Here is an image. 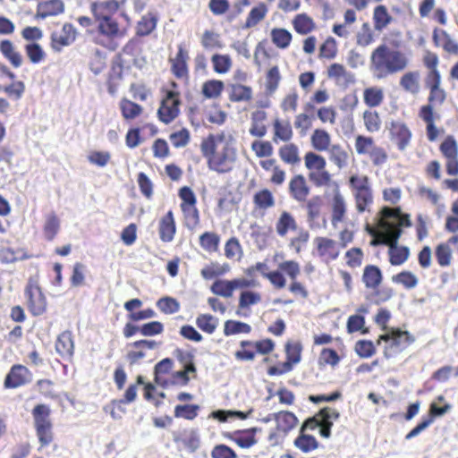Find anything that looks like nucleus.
I'll return each instance as SVG.
<instances>
[{"instance_id":"nucleus-1","label":"nucleus","mask_w":458,"mask_h":458,"mask_svg":"<svg viewBox=\"0 0 458 458\" xmlns=\"http://www.w3.org/2000/svg\"><path fill=\"white\" fill-rule=\"evenodd\" d=\"M127 0H104L90 4V12L98 23L97 44L110 51L118 48V39L128 35L131 19L122 8Z\"/></svg>"},{"instance_id":"nucleus-2","label":"nucleus","mask_w":458,"mask_h":458,"mask_svg":"<svg viewBox=\"0 0 458 458\" xmlns=\"http://www.w3.org/2000/svg\"><path fill=\"white\" fill-rule=\"evenodd\" d=\"M369 65L374 78L384 80L405 71L410 58L400 41L383 42L371 52Z\"/></svg>"},{"instance_id":"nucleus-3","label":"nucleus","mask_w":458,"mask_h":458,"mask_svg":"<svg viewBox=\"0 0 458 458\" xmlns=\"http://www.w3.org/2000/svg\"><path fill=\"white\" fill-rule=\"evenodd\" d=\"M200 151L207 160L208 167L217 174H227L233 170L237 161V149L233 140L225 133L209 134L200 143Z\"/></svg>"},{"instance_id":"nucleus-4","label":"nucleus","mask_w":458,"mask_h":458,"mask_svg":"<svg viewBox=\"0 0 458 458\" xmlns=\"http://www.w3.org/2000/svg\"><path fill=\"white\" fill-rule=\"evenodd\" d=\"M339 417L340 413L336 409L331 407L320 409L314 416L308 418L302 423L299 436L293 441L294 446L305 454L318 449L319 443L316 437L305 432L319 428V435L324 438H329L334 421L337 420Z\"/></svg>"},{"instance_id":"nucleus-5","label":"nucleus","mask_w":458,"mask_h":458,"mask_svg":"<svg viewBox=\"0 0 458 458\" xmlns=\"http://www.w3.org/2000/svg\"><path fill=\"white\" fill-rule=\"evenodd\" d=\"M424 86L428 90V96L427 104L420 107L418 115L426 124L428 140L434 142L445 133L444 128H438L436 125V120H438L440 115L435 108L444 105L447 98V92L442 87V77L424 79Z\"/></svg>"},{"instance_id":"nucleus-6","label":"nucleus","mask_w":458,"mask_h":458,"mask_svg":"<svg viewBox=\"0 0 458 458\" xmlns=\"http://www.w3.org/2000/svg\"><path fill=\"white\" fill-rule=\"evenodd\" d=\"M439 151L445 158V173L454 178L442 181V187L458 192V142L453 135H447L439 145ZM451 212L458 215V197L451 204Z\"/></svg>"},{"instance_id":"nucleus-7","label":"nucleus","mask_w":458,"mask_h":458,"mask_svg":"<svg viewBox=\"0 0 458 458\" xmlns=\"http://www.w3.org/2000/svg\"><path fill=\"white\" fill-rule=\"evenodd\" d=\"M31 415L39 447L48 446L55 440L54 424L49 405L46 403L36 404L31 411Z\"/></svg>"},{"instance_id":"nucleus-8","label":"nucleus","mask_w":458,"mask_h":458,"mask_svg":"<svg viewBox=\"0 0 458 458\" xmlns=\"http://www.w3.org/2000/svg\"><path fill=\"white\" fill-rule=\"evenodd\" d=\"M348 186L353 196L357 212L359 214L370 212L374 196L369 176L352 174L348 179Z\"/></svg>"},{"instance_id":"nucleus-9","label":"nucleus","mask_w":458,"mask_h":458,"mask_svg":"<svg viewBox=\"0 0 458 458\" xmlns=\"http://www.w3.org/2000/svg\"><path fill=\"white\" fill-rule=\"evenodd\" d=\"M304 165L308 170V178L316 187H328L333 182V175L327 169L326 158L313 151L304 155Z\"/></svg>"},{"instance_id":"nucleus-10","label":"nucleus","mask_w":458,"mask_h":458,"mask_svg":"<svg viewBox=\"0 0 458 458\" xmlns=\"http://www.w3.org/2000/svg\"><path fill=\"white\" fill-rule=\"evenodd\" d=\"M414 341V336L408 331L391 327L385 334L379 335L377 344H379L381 342L386 344L384 356L390 359L407 349Z\"/></svg>"},{"instance_id":"nucleus-11","label":"nucleus","mask_w":458,"mask_h":458,"mask_svg":"<svg viewBox=\"0 0 458 458\" xmlns=\"http://www.w3.org/2000/svg\"><path fill=\"white\" fill-rule=\"evenodd\" d=\"M178 196L181 199L180 208L182 213L183 225L190 231L199 226L200 213L197 207V197L189 186L179 189Z\"/></svg>"},{"instance_id":"nucleus-12","label":"nucleus","mask_w":458,"mask_h":458,"mask_svg":"<svg viewBox=\"0 0 458 458\" xmlns=\"http://www.w3.org/2000/svg\"><path fill=\"white\" fill-rule=\"evenodd\" d=\"M162 98L157 111L158 120L164 124L173 123L181 113V93L179 90H161Z\"/></svg>"},{"instance_id":"nucleus-13","label":"nucleus","mask_w":458,"mask_h":458,"mask_svg":"<svg viewBox=\"0 0 458 458\" xmlns=\"http://www.w3.org/2000/svg\"><path fill=\"white\" fill-rule=\"evenodd\" d=\"M377 226L381 229L399 230L403 233L402 227H411V221L409 214L402 212L401 208L384 207L378 213Z\"/></svg>"},{"instance_id":"nucleus-14","label":"nucleus","mask_w":458,"mask_h":458,"mask_svg":"<svg viewBox=\"0 0 458 458\" xmlns=\"http://www.w3.org/2000/svg\"><path fill=\"white\" fill-rule=\"evenodd\" d=\"M26 306L30 313L34 317H38L47 312V300L38 282L30 279L25 290Z\"/></svg>"},{"instance_id":"nucleus-15","label":"nucleus","mask_w":458,"mask_h":458,"mask_svg":"<svg viewBox=\"0 0 458 458\" xmlns=\"http://www.w3.org/2000/svg\"><path fill=\"white\" fill-rule=\"evenodd\" d=\"M313 255L326 264L338 259L341 250L340 244L335 240L326 237L318 236L314 239Z\"/></svg>"},{"instance_id":"nucleus-16","label":"nucleus","mask_w":458,"mask_h":458,"mask_svg":"<svg viewBox=\"0 0 458 458\" xmlns=\"http://www.w3.org/2000/svg\"><path fill=\"white\" fill-rule=\"evenodd\" d=\"M258 285V282L254 279L234 278L232 280H216L211 287V292L218 296L231 298L237 289H245Z\"/></svg>"},{"instance_id":"nucleus-17","label":"nucleus","mask_w":458,"mask_h":458,"mask_svg":"<svg viewBox=\"0 0 458 458\" xmlns=\"http://www.w3.org/2000/svg\"><path fill=\"white\" fill-rule=\"evenodd\" d=\"M189 51L182 44L178 45L177 52L168 58L170 71L174 78L188 81L190 79Z\"/></svg>"},{"instance_id":"nucleus-18","label":"nucleus","mask_w":458,"mask_h":458,"mask_svg":"<svg viewBox=\"0 0 458 458\" xmlns=\"http://www.w3.org/2000/svg\"><path fill=\"white\" fill-rule=\"evenodd\" d=\"M160 344L155 340L141 339L128 344L126 360L130 365L140 363L148 357V352L159 347Z\"/></svg>"},{"instance_id":"nucleus-19","label":"nucleus","mask_w":458,"mask_h":458,"mask_svg":"<svg viewBox=\"0 0 458 458\" xmlns=\"http://www.w3.org/2000/svg\"><path fill=\"white\" fill-rule=\"evenodd\" d=\"M31 377L32 374L26 366L13 364L4 377L3 386L4 389H17L28 385Z\"/></svg>"},{"instance_id":"nucleus-20","label":"nucleus","mask_w":458,"mask_h":458,"mask_svg":"<svg viewBox=\"0 0 458 458\" xmlns=\"http://www.w3.org/2000/svg\"><path fill=\"white\" fill-rule=\"evenodd\" d=\"M418 11L421 19H429L443 27L447 24L446 10L444 7L437 6V0H420Z\"/></svg>"},{"instance_id":"nucleus-21","label":"nucleus","mask_w":458,"mask_h":458,"mask_svg":"<svg viewBox=\"0 0 458 458\" xmlns=\"http://www.w3.org/2000/svg\"><path fill=\"white\" fill-rule=\"evenodd\" d=\"M76 28L70 22H65L61 30L53 31L50 35V47L55 52H61L65 47L72 45L77 38Z\"/></svg>"},{"instance_id":"nucleus-22","label":"nucleus","mask_w":458,"mask_h":458,"mask_svg":"<svg viewBox=\"0 0 458 458\" xmlns=\"http://www.w3.org/2000/svg\"><path fill=\"white\" fill-rule=\"evenodd\" d=\"M390 140L400 151H403L411 144L412 132L403 121H392L389 124Z\"/></svg>"},{"instance_id":"nucleus-23","label":"nucleus","mask_w":458,"mask_h":458,"mask_svg":"<svg viewBox=\"0 0 458 458\" xmlns=\"http://www.w3.org/2000/svg\"><path fill=\"white\" fill-rule=\"evenodd\" d=\"M268 12V5L265 2H258L247 13L242 29L247 30L258 27L267 18Z\"/></svg>"},{"instance_id":"nucleus-24","label":"nucleus","mask_w":458,"mask_h":458,"mask_svg":"<svg viewBox=\"0 0 458 458\" xmlns=\"http://www.w3.org/2000/svg\"><path fill=\"white\" fill-rule=\"evenodd\" d=\"M271 420H275L276 428L286 435L297 426L299 421L296 415L289 411L269 414L264 420L267 422Z\"/></svg>"},{"instance_id":"nucleus-25","label":"nucleus","mask_w":458,"mask_h":458,"mask_svg":"<svg viewBox=\"0 0 458 458\" xmlns=\"http://www.w3.org/2000/svg\"><path fill=\"white\" fill-rule=\"evenodd\" d=\"M401 236V232L396 230L392 233V241L388 247L389 262L392 266L403 265L410 256V250L406 246H398L397 242Z\"/></svg>"},{"instance_id":"nucleus-26","label":"nucleus","mask_w":458,"mask_h":458,"mask_svg":"<svg viewBox=\"0 0 458 458\" xmlns=\"http://www.w3.org/2000/svg\"><path fill=\"white\" fill-rule=\"evenodd\" d=\"M65 5L63 0H45L37 4L35 19L45 20L64 13Z\"/></svg>"},{"instance_id":"nucleus-27","label":"nucleus","mask_w":458,"mask_h":458,"mask_svg":"<svg viewBox=\"0 0 458 458\" xmlns=\"http://www.w3.org/2000/svg\"><path fill=\"white\" fill-rule=\"evenodd\" d=\"M327 76L336 84L348 87L355 82V76L339 63L331 64L327 69Z\"/></svg>"},{"instance_id":"nucleus-28","label":"nucleus","mask_w":458,"mask_h":458,"mask_svg":"<svg viewBox=\"0 0 458 458\" xmlns=\"http://www.w3.org/2000/svg\"><path fill=\"white\" fill-rule=\"evenodd\" d=\"M289 193L294 200L300 203L307 201L310 188L302 174H296L292 177L289 182Z\"/></svg>"},{"instance_id":"nucleus-29","label":"nucleus","mask_w":458,"mask_h":458,"mask_svg":"<svg viewBox=\"0 0 458 458\" xmlns=\"http://www.w3.org/2000/svg\"><path fill=\"white\" fill-rule=\"evenodd\" d=\"M173 440L176 444H182L191 453H194L200 445V440L196 430L185 428L182 431L173 432Z\"/></svg>"},{"instance_id":"nucleus-30","label":"nucleus","mask_w":458,"mask_h":458,"mask_svg":"<svg viewBox=\"0 0 458 458\" xmlns=\"http://www.w3.org/2000/svg\"><path fill=\"white\" fill-rule=\"evenodd\" d=\"M273 136L275 143L290 142L293 138V130L289 120L276 118L272 123Z\"/></svg>"},{"instance_id":"nucleus-31","label":"nucleus","mask_w":458,"mask_h":458,"mask_svg":"<svg viewBox=\"0 0 458 458\" xmlns=\"http://www.w3.org/2000/svg\"><path fill=\"white\" fill-rule=\"evenodd\" d=\"M275 228L276 234L281 237H286L290 233L299 230L297 221L294 216L289 211L284 210L280 213L276 221Z\"/></svg>"},{"instance_id":"nucleus-32","label":"nucleus","mask_w":458,"mask_h":458,"mask_svg":"<svg viewBox=\"0 0 458 458\" xmlns=\"http://www.w3.org/2000/svg\"><path fill=\"white\" fill-rule=\"evenodd\" d=\"M159 238L163 242H170L176 233V223L172 210L164 215L158 224Z\"/></svg>"},{"instance_id":"nucleus-33","label":"nucleus","mask_w":458,"mask_h":458,"mask_svg":"<svg viewBox=\"0 0 458 458\" xmlns=\"http://www.w3.org/2000/svg\"><path fill=\"white\" fill-rule=\"evenodd\" d=\"M432 40L436 47H442L446 53L458 55V43L445 30L434 28Z\"/></svg>"},{"instance_id":"nucleus-34","label":"nucleus","mask_w":458,"mask_h":458,"mask_svg":"<svg viewBox=\"0 0 458 458\" xmlns=\"http://www.w3.org/2000/svg\"><path fill=\"white\" fill-rule=\"evenodd\" d=\"M142 301L134 298L127 301L124 303V309L129 312L128 318L132 322H137L144 319L152 318L156 316V312L151 309L148 308L140 311H134L142 306Z\"/></svg>"},{"instance_id":"nucleus-35","label":"nucleus","mask_w":458,"mask_h":458,"mask_svg":"<svg viewBox=\"0 0 458 458\" xmlns=\"http://www.w3.org/2000/svg\"><path fill=\"white\" fill-rule=\"evenodd\" d=\"M253 210L264 214L276 205V199L272 191L267 188L255 192L252 198Z\"/></svg>"},{"instance_id":"nucleus-36","label":"nucleus","mask_w":458,"mask_h":458,"mask_svg":"<svg viewBox=\"0 0 458 458\" xmlns=\"http://www.w3.org/2000/svg\"><path fill=\"white\" fill-rule=\"evenodd\" d=\"M0 53L14 68H19L23 63L22 55L11 39L5 38L0 41Z\"/></svg>"},{"instance_id":"nucleus-37","label":"nucleus","mask_w":458,"mask_h":458,"mask_svg":"<svg viewBox=\"0 0 458 458\" xmlns=\"http://www.w3.org/2000/svg\"><path fill=\"white\" fill-rule=\"evenodd\" d=\"M174 361L170 358H165L155 365L154 381L157 385L165 388L171 386L167 376L171 373Z\"/></svg>"},{"instance_id":"nucleus-38","label":"nucleus","mask_w":458,"mask_h":458,"mask_svg":"<svg viewBox=\"0 0 458 458\" xmlns=\"http://www.w3.org/2000/svg\"><path fill=\"white\" fill-rule=\"evenodd\" d=\"M267 118V114L261 109L255 110L250 114V126L249 132L251 136L257 138H263L267 132V127L265 122Z\"/></svg>"},{"instance_id":"nucleus-39","label":"nucleus","mask_w":458,"mask_h":458,"mask_svg":"<svg viewBox=\"0 0 458 458\" xmlns=\"http://www.w3.org/2000/svg\"><path fill=\"white\" fill-rule=\"evenodd\" d=\"M346 215V203L342 193L337 190L331 202V223L334 226L342 223Z\"/></svg>"},{"instance_id":"nucleus-40","label":"nucleus","mask_w":458,"mask_h":458,"mask_svg":"<svg viewBox=\"0 0 458 458\" xmlns=\"http://www.w3.org/2000/svg\"><path fill=\"white\" fill-rule=\"evenodd\" d=\"M55 351L62 358H71L74 352V342L71 331L62 332L55 342Z\"/></svg>"},{"instance_id":"nucleus-41","label":"nucleus","mask_w":458,"mask_h":458,"mask_svg":"<svg viewBox=\"0 0 458 458\" xmlns=\"http://www.w3.org/2000/svg\"><path fill=\"white\" fill-rule=\"evenodd\" d=\"M393 20V16L386 5L378 4L373 9L372 21L376 31H383L392 23Z\"/></svg>"},{"instance_id":"nucleus-42","label":"nucleus","mask_w":458,"mask_h":458,"mask_svg":"<svg viewBox=\"0 0 458 458\" xmlns=\"http://www.w3.org/2000/svg\"><path fill=\"white\" fill-rule=\"evenodd\" d=\"M399 85L404 92L417 95L420 90V72L409 71L403 73L400 77Z\"/></svg>"},{"instance_id":"nucleus-43","label":"nucleus","mask_w":458,"mask_h":458,"mask_svg":"<svg viewBox=\"0 0 458 458\" xmlns=\"http://www.w3.org/2000/svg\"><path fill=\"white\" fill-rule=\"evenodd\" d=\"M383 274L376 265L365 266L362 273V282L367 289H376L380 286Z\"/></svg>"},{"instance_id":"nucleus-44","label":"nucleus","mask_w":458,"mask_h":458,"mask_svg":"<svg viewBox=\"0 0 458 458\" xmlns=\"http://www.w3.org/2000/svg\"><path fill=\"white\" fill-rule=\"evenodd\" d=\"M61 229V222L55 212H51L45 216L42 231L45 240L52 242L55 240Z\"/></svg>"},{"instance_id":"nucleus-45","label":"nucleus","mask_w":458,"mask_h":458,"mask_svg":"<svg viewBox=\"0 0 458 458\" xmlns=\"http://www.w3.org/2000/svg\"><path fill=\"white\" fill-rule=\"evenodd\" d=\"M434 256L440 267H447L451 266L454 259L453 250L447 240L436 245L434 249Z\"/></svg>"},{"instance_id":"nucleus-46","label":"nucleus","mask_w":458,"mask_h":458,"mask_svg":"<svg viewBox=\"0 0 458 458\" xmlns=\"http://www.w3.org/2000/svg\"><path fill=\"white\" fill-rule=\"evenodd\" d=\"M417 195L421 200L429 203L433 207L444 208L441 193L432 187L424 184L419 185L417 188Z\"/></svg>"},{"instance_id":"nucleus-47","label":"nucleus","mask_w":458,"mask_h":458,"mask_svg":"<svg viewBox=\"0 0 458 458\" xmlns=\"http://www.w3.org/2000/svg\"><path fill=\"white\" fill-rule=\"evenodd\" d=\"M310 144L316 151H327L332 146L331 136L325 129H315L310 135Z\"/></svg>"},{"instance_id":"nucleus-48","label":"nucleus","mask_w":458,"mask_h":458,"mask_svg":"<svg viewBox=\"0 0 458 458\" xmlns=\"http://www.w3.org/2000/svg\"><path fill=\"white\" fill-rule=\"evenodd\" d=\"M119 109L122 114V117L125 121H131L139 116H140L143 113L144 108L133 102L131 99H128L126 98H123L119 102Z\"/></svg>"},{"instance_id":"nucleus-49","label":"nucleus","mask_w":458,"mask_h":458,"mask_svg":"<svg viewBox=\"0 0 458 458\" xmlns=\"http://www.w3.org/2000/svg\"><path fill=\"white\" fill-rule=\"evenodd\" d=\"M123 69L120 59L118 64H112L111 71L106 80L107 91L112 96L117 93L123 80Z\"/></svg>"},{"instance_id":"nucleus-50","label":"nucleus","mask_w":458,"mask_h":458,"mask_svg":"<svg viewBox=\"0 0 458 458\" xmlns=\"http://www.w3.org/2000/svg\"><path fill=\"white\" fill-rule=\"evenodd\" d=\"M257 431V428L237 430L233 432L231 438L238 446L242 448H250L257 443V438L255 437Z\"/></svg>"},{"instance_id":"nucleus-51","label":"nucleus","mask_w":458,"mask_h":458,"mask_svg":"<svg viewBox=\"0 0 458 458\" xmlns=\"http://www.w3.org/2000/svg\"><path fill=\"white\" fill-rule=\"evenodd\" d=\"M327 152L329 160L338 169H343L348 165L349 154L340 144H333Z\"/></svg>"},{"instance_id":"nucleus-52","label":"nucleus","mask_w":458,"mask_h":458,"mask_svg":"<svg viewBox=\"0 0 458 458\" xmlns=\"http://www.w3.org/2000/svg\"><path fill=\"white\" fill-rule=\"evenodd\" d=\"M225 89V84L217 79L208 80L201 86V94L207 99L218 98Z\"/></svg>"},{"instance_id":"nucleus-53","label":"nucleus","mask_w":458,"mask_h":458,"mask_svg":"<svg viewBox=\"0 0 458 458\" xmlns=\"http://www.w3.org/2000/svg\"><path fill=\"white\" fill-rule=\"evenodd\" d=\"M423 65L428 70L424 79H435L442 77L438 70L439 58L438 55L427 50L422 57Z\"/></svg>"},{"instance_id":"nucleus-54","label":"nucleus","mask_w":458,"mask_h":458,"mask_svg":"<svg viewBox=\"0 0 458 458\" xmlns=\"http://www.w3.org/2000/svg\"><path fill=\"white\" fill-rule=\"evenodd\" d=\"M278 155L281 160L288 165H294L301 161L298 146L292 142L281 146L278 149Z\"/></svg>"},{"instance_id":"nucleus-55","label":"nucleus","mask_w":458,"mask_h":458,"mask_svg":"<svg viewBox=\"0 0 458 458\" xmlns=\"http://www.w3.org/2000/svg\"><path fill=\"white\" fill-rule=\"evenodd\" d=\"M220 236L215 232H204L199 237V244L202 250L208 253L217 252L220 245Z\"/></svg>"},{"instance_id":"nucleus-56","label":"nucleus","mask_w":458,"mask_h":458,"mask_svg":"<svg viewBox=\"0 0 458 458\" xmlns=\"http://www.w3.org/2000/svg\"><path fill=\"white\" fill-rule=\"evenodd\" d=\"M384 98V90L380 87H369L363 90L364 104L369 108L379 106L383 103Z\"/></svg>"},{"instance_id":"nucleus-57","label":"nucleus","mask_w":458,"mask_h":458,"mask_svg":"<svg viewBox=\"0 0 458 458\" xmlns=\"http://www.w3.org/2000/svg\"><path fill=\"white\" fill-rule=\"evenodd\" d=\"M229 99L232 102H249L252 99V89L243 84H231Z\"/></svg>"},{"instance_id":"nucleus-58","label":"nucleus","mask_w":458,"mask_h":458,"mask_svg":"<svg viewBox=\"0 0 458 458\" xmlns=\"http://www.w3.org/2000/svg\"><path fill=\"white\" fill-rule=\"evenodd\" d=\"M378 147L370 136L358 135L355 138L354 148L359 156L368 157Z\"/></svg>"},{"instance_id":"nucleus-59","label":"nucleus","mask_w":458,"mask_h":458,"mask_svg":"<svg viewBox=\"0 0 458 458\" xmlns=\"http://www.w3.org/2000/svg\"><path fill=\"white\" fill-rule=\"evenodd\" d=\"M201 47L207 51L219 50L224 47V43L218 33L206 30L200 37Z\"/></svg>"},{"instance_id":"nucleus-60","label":"nucleus","mask_w":458,"mask_h":458,"mask_svg":"<svg viewBox=\"0 0 458 458\" xmlns=\"http://www.w3.org/2000/svg\"><path fill=\"white\" fill-rule=\"evenodd\" d=\"M293 26L294 30L300 35H307L316 28L312 18L306 13L297 14L293 20Z\"/></svg>"},{"instance_id":"nucleus-61","label":"nucleus","mask_w":458,"mask_h":458,"mask_svg":"<svg viewBox=\"0 0 458 458\" xmlns=\"http://www.w3.org/2000/svg\"><path fill=\"white\" fill-rule=\"evenodd\" d=\"M288 242V247L296 254H300L307 246L310 241V233L304 228H299Z\"/></svg>"},{"instance_id":"nucleus-62","label":"nucleus","mask_w":458,"mask_h":458,"mask_svg":"<svg viewBox=\"0 0 458 458\" xmlns=\"http://www.w3.org/2000/svg\"><path fill=\"white\" fill-rule=\"evenodd\" d=\"M157 18L151 13L141 17L136 25V35L140 37L148 36L157 27Z\"/></svg>"},{"instance_id":"nucleus-63","label":"nucleus","mask_w":458,"mask_h":458,"mask_svg":"<svg viewBox=\"0 0 458 458\" xmlns=\"http://www.w3.org/2000/svg\"><path fill=\"white\" fill-rule=\"evenodd\" d=\"M213 71L217 74L227 73L232 66L233 60L228 54H214L211 56Z\"/></svg>"},{"instance_id":"nucleus-64","label":"nucleus","mask_w":458,"mask_h":458,"mask_svg":"<svg viewBox=\"0 0 458 458\" xmlns=\"http://www.w3.org/2000/svg\"><path fill=\"white\" fill-rule=\"evenodd\" d=\"M338 54V45L336 40L329 36L319 46L318 58L321 60H333Z\"/></svg>"}]
</instances>
